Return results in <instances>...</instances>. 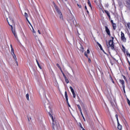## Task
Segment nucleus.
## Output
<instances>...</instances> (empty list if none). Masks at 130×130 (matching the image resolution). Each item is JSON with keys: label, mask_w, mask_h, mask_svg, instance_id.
<instances>
[{"label": "nucleus", "mask_w": 130, "mask_h": 130, "mask_svg": "<svg viewBox=\"0 0 130 130\" xmlns=\"http://www.w3.org/2000/svg\"><path fill=\"white\" fill-rule=\"evenodd\" d=\"M67 104H68L69 107L71 108V105H70V103H69V101H68V102H67Z\"/></svg>", "instance_id": "2f4dec72"}, {"label": "nucleus", "mask_w": 130, "mask_h": 130, "mask_svg": "<svg viewBox=\"0 0 130 130\" xmlns=\"http://www.w3.org/2000/svg\"><path fill=\"white\" fill-rule=\"evenodd\" d=\"M26 97L27 100H28V101H29V94L28 93L26 94Z\"/></svg>", "instance_id": "393cba45"}, {"label": "nucleus", "mask_w": 130, "mask_h": 130, "mask_svg": "<svg viewBox=\"0 0 130 130\" xmlns=\"http://www.w3.org/2000/svg\"><path fill=\"white\" fill-rule=\"evenodd\" d=\"M104 12H105V13L106 14V15L108 16L109 20H110L111 19V16H110V13H109V11H107L106 10H105L104 11Z\"/></svg>", "instance_id": "1a4fd4ad"}, {"label": "nucleus", "mask_w": 130, "mask_h": 130, "mask_svg": "<svg viewBox=\"0 0 130 130\" xmlns=\"http://www.w3.org/2000/svg\"><path fill=\"white\" fill-rule=\"evenodd\" d=\"M111 23L112 25H113V24H114V23L113 22V20H111Z\"/></svg>", "instance_id": "e433bc0d"}, {"label": "nucleus", "mask_w": 130, "mask_h": 130, "mask_svg": "<svg viewBox=\"0 0 130 130\" xmlns=\"http://www.w3.org/2000/svg\"><path fill=\"white\" fill-rule=\"evenodd\" d=\"M73 98H75L76 97V93L74 92H72Z\"/></svg>", "instance_id": "cd10ccee"}, {"label": "nucleus", "mask_w": 130, "mask_h": 130, "mask_svg": "<svg viewBox=\"0 0 130 130\" xmlns=\"http://www.w3.org/2000/svg\"><path fill=\"white\" fill-rule=\"evenodd\" d=\"M103 13H104V11L103 10Z\"/></svg>", "instance_id": "8fccbe9b"}, {"label": "nucleus", "mask_w": 130, "mask_h": 130, "mask_svg": "<svg viewBox=\"0 0 130 130\" xmlns=\"http://www.w3.org/2000/svg\"><path fill=\"white\" fill-rule=\"evenodd\" d=\"M111 79H112V83H113V84H114V81H113V79H112V78H111Z\"/></svg>", "instance_id": "a18cd8bd"}, {"label": "nucleus", "mask_w": 130, "mask_h": 130, "mask_svg": "<svg viewBox=\"0 0 130 130\" xmlns=\"http://www.w3.org/2000/svg\"><path fill=\"white\" fill-rule=\"evenodd\" d=\"M96 44H98V45L100 47L101 50H102L103 52H104V53H105V54H106L105 51L103 49V48H102V46H101V44H100V43H99V42H97Z\"/></svg>", "instance_id": "9d476101"}, {"label": "nucleus", "mask_w": 130, "mask_h": 130, "mask_svg": "<svg viewBox=\"0 0 130 130\" xmlns=\"http://www.w3.org/2000/svg\"><path fill=\"white\" fill-rule=\"evenodd\" d=\"M85 9L86 11L88 10V9H87V6H85Z\"/></svg>", "instance_id": "ea45409f"}, {"label": "nucleus", "mask_w": 130, "mask_h": 130, "mask_svg": "<svg viewBox=\"0 0 130 130\" xmlns=\"http://www.w3.org/2000/svg\"><path fill=\"white\" fill-rule=\"evenodd\" d=\"M106 96H107L108 100H109V101H110L111 103H112V99H111V98H110V94L106 93Z\"/></svg>", "instance_id": "9b49d317"}, {"label": "nucleus", "mask_w": 130, "mask_h": 130, "mask_svg": "<svg viewBox=\"0 0 130 130\" xmlns=\"http://www.w3.org/2000/svg\"><path fill=\"white\" fill-rule=\"evenodd\" d=\"M122 128V126H121L119 123H118V129H121Z\"/></svg>", "instance_id": "6ab92c4d"}, {"label": "nucleus", "mask_w": 130, "mask_h": 130, "mask_svg": "<svg viewBox=\"0 0 130 130\" xmlns=\"http://www.w3.org/2000/svg\"><path fill=\"white\" fill-rule=\"evenodd\" d=\"M127 27H128V29H130V23L128 22L126 23Z\"/></svg>", "instance_id": "b1692460"}, {"label": "nucleus", "mask_w": 130, "mask_h": 130, "mask_svg": "<svg viewBox=\"0 0 130 130\" xmlns=\"http://www.w3.org/2000/svg\"><path fill=\"white\" fill-rule=\"evenodd\" d=\"M123 78L124 79V80H126V77L125 76H123Z\"/></svg>", "instance_id": "4c0bfd02"}, {"label": "nucleus", "mask_w": 130, "mask_h": 130, "mask_svg": "<svg viewBox=\"0 0 130 130\" xmlns=\"http://www.w3.org/2000/svg\"><path fill=\"white\" fill-rule=\"evenodd\" d=\"M70 89L72 92V93H74L75 92V90H74V88L72 86L70 87Z\"/></svg>", "instance_id": "4be33fe9"}, {"label": "nucleus", "mask_w": 130, "mask_h": 130, "mask_svg": "<svg viewBox=\"0 0 130 130\" xmlns=\"http://www.w3.org/2000/svg\"><path fill=\"white\" fill-rule=\"evenodd\" d=\"M115 117H116L117 120H118V114L115 115Z\"/></svg>", "instance_id": "7c9ffc66"}, {"label": "nucleus", "mask_w": 130, "mask_h": 130, "mask_svg": "<svg viewBox=\"0 0 130 130\" xmlns=\"http://www.w3.org/2000/svg\"><path fill=\"white\" fill-rule=\"evenodd\" d=\"M112 25L113 30H116V28L117 27L116 25V23H114Z\"/></svg>", "instance_id": "4468645a"}, {"label": "nucleus", "mask_w": 130, "mask_h": 130, "mask_svg": "<svg viewBox=\"0 0 130 130\" xmlns=\"http://www.w3.org/2000/svg\"><path fill=\"white\" fill-rule=\"evenodd\" d=\"M64 95H65V98H66L67 102H68V101H69V98L68 96V92H67V91H65Z\"/></svg>", "instance_id": "ddd939ff"}, {"label": "nucleus", "mask_w": 130, "mask_h": 130, "mask_svg": "<svg viewBox=\"0 0 130 130\" xmlns=\"http://www.w3.org/2000/svg\"><path fill=\"white\" fill-rule=\"evenodd\" d=\"M49 116L51 117V118L52 120V127H53V129H57V125H56V123H55V122H54V119H53V116H52V115H51V114L49 113Z\"/></svg>", "instance_id": "7ed1b4c3"}, {"label": "nucleus", "mask_w": 130, "mask_h": 130, "mask_svg": "<svg viewBox=\"0 0 130 130\" xmlns=\"http://www.w3.org/2000/svg\"><path fill=\"white\" fill-rule=\"evenodd\" d=\"M60 15L59 18L61 19V20H63V17L62 16V13H61V14H59Z\"/></svg>", "instance_id": "412c9836"}, {"label": "nucleus", "mask_w": 130, "mask_h": 130, "mask_svg": "<svg viewBox=\"0 0 130 130\" xmlns=\"http://www.w3.org/2000/svg\"><path fill=\"white\" fill-rule=\"evenodd\" d=\"M7 21L8 23V24L10 27L12 28V31L13 32V34L14 35L15 38H17V34H16V30L15 29H13V24H14V19L12 17L9 16V18H7Z\"/></svg>", "instance_id": "f257e3e1"}, {"label": "nucleus", "mask_w": 130, "mask_h": 130, "mask_svg": "<svg viewBox=\"0 0 130 130\" xmlns=\"http://www.w3.org/2000/svg\"><path fill=\"white\" fill-rule=\"evenodd\" d=\"M125 82H127V79L126 78V80H124Z\"/></svg>", "instance_id": "09e8293b"}, {"label": "nucleus", "mask_w": 130, "mask_h": 130, "mask_svg": "<svg viewBox=\"0 0 130 130\" xmlns=\"http://www.w3.org/2000/svg\"><path fill=\"white\" fill-rule=\"evenodd\" d=\"M121 40L123 41V42H126V38H125L124 34L122 31H121Z\"/></svg>", "instance_id": "423d86ee"}, {"label": "nucleus", "mask_w": 130, "mask_h": 130, "mask_svg": "<svg viewBox=\"0 0 130 130\" xmlns=\"http://www.w3.org/2000/svg\"><path fill=\"white\" fill-rule=\"evenodd\" d=\"M127 103L129 106H130V101L128 100V99H127Z\"/></svg>", "instance_id": "c85d7f7f"}, {"label": "nucleus", "mask_w": 130, "mask_h": 130, "mask_svg": "<svg viewBox=\"0 0 130 130\" xmlns=\"http://www.w3.org/2000/svg\"><path fill=\"white\" fill-rule=\"evenodd\" d=\"M10 47L11 48V54L13 57L14 59L15 60V62L16 63L17 66H18V61L17 60V56L15 54V50L13 48V45H10Z\"/></svg>", "instance_id": "f03ea898"}, {"label": "nucleus", "mask_w": 130, "mask_h": 130, "mask_svg": "<svg viewBox=\"0 0 130 130\" xmlns=\"http://www.w3.org/2000/svg\"><path fill=\"white\" fill-rule=\"evenodd\" d=\"M62 75H63L64 78L67 77V76H66V74H64V73H62Z\"/></svg>", "instance_id": "473e14b6"}, {"label": "nucleus", "mask_w": 130, "mask_h": 130, "mask_svg": "<svg viewBox=\"0 0 130 130\" xmlns=\"http://www.w3.org/2000/svg\"><path fill=\"white\" fill-rule=\"evenodd\" d=\"M60 70L61 71V73L62 74V73H63V71H62V70H61H61Z\"/></svg>", "instance_id": "79ce46f5"}, {"label": "nucleus", "mask_w": 130, "mask_h": 130, "mask_svg": "<svg viewBox=\"0 0 130 130\" xmlns=\"http://www.w3.org/2000/svg\"><path fill=\"white\" fill-rule=\"evenodd\" d=\"M84 55L86 56V57H87V58H89V56H88V54H87L86 52H84Z\"/></svg>", "instance_id": "5701e85b"}, {"label": "nucleus", "mask_w": 130, "mask_h": 130, "mask_svg": "<svg viewBox=\"0 0 130 130\" xmlns=\"http://www.w3.org/2000/svg\"><path fill=\"white\" fill-rule=\"evenodd\" d=\"M87 3H88L89 7H90V8H91V9H92V5H91V2H90V0H88Z\"/></svg>", "instance_id": "f3484780"}, {"label": "nucleus", "mask_w": 130, "mask_h": 130, "mask_svg": "<svg viewBox=\"0 0 130 130\" xmlns=\"http://www.w3.org/2000/svg\"><path fill=\"white\" fill-rule=\"evenodd\" d=\"M38 33H39V34H41V32H40V30H38Z\"/></svg>", "instance_id": "58836bf2"}, {"label": "nucleus", "mask_w": 130, "mask_h": 130, "mask_svg": "<svg viewBox=\"0 0 130 130\" xmlns=\"http://www.w3.org/2000/svg\"><path fill=\"white\" fill-rule=\"evenodd\" d=\"M122 51L125 52V48L123 46H122Z\"/></svg>", "instance_id": "a878e982"}, {"label": "nucleus", "mask_w": 130, "mask_h": 130, "mask_svg": "<svg viewBox=\"0 0 130 130\" xmlns=\"http://www.w3.org/2000/svg\"><path fill=\"white\" fill-rule=\"evenodd\" d=\"M114 39V38L112 37V40H110L109 41V46L111 47V49H112V50H115V49L114 48V44H113Z\"/></svg>", "instance_id": "20e7f679"}, {"label": "nucleus", "mask_w": 130, "mask_h": 130, "mask_svg": "<svg viewBox=\"0 0 130 130\" xmlns=\"http://www.w3.org/2000/svg\"><path fill=\"white\" fill-rule=\"evenodd\" d=\"M60 70L61 71V73L62 74V73H63V71H62V70H61H61Z\"/></svg>", "instance_id": "37998d69"}, {"label": "nucleus", "mask_w": 130, "mask_h": 130, "mask_svg": "<svg viewBox=\"0 0 130 130\" xmlns=\"http://www.w3.org/2000/svg\"><path fill=\"white\" fill-rule=\"evenodd\" d=\"M77 6H78V7H79L80 8H81V5L79 6V4H78Z\"/></svg>", "instance_id": "de8ad7c7"}, {"label": "nucleus", "mask_w": 130, "mask_h": 130, "mask_svg": "<svg viewBox=\"0 0 130 130\" xmlns=\"http://www.w3.org/2000/svg\"><path fill=\"white\" fill-rule=\"evenodd\" d=\"M64 79L65 81H66V83L67 84H69L70 83V81H69V79H68L67 77H65Z\"/></svg>", "instance_id": "a211bd4d"}, {"label": "nucleus", "mask_w": 130, "mask_h": 130, "mask_svg": "<svg viewBox=\"0 0 130 130\" xmlns=\"http://www.w3.org/2000/svg\"><path fill=\"white\" fill-rule=\"evenodd\" d=\"M36 62H37V63L39 69H40V70H42V68L41 67V66H40V64H39V62L38 61V60L37 59H36Z\"/></svg>", "instance_id": "2eb2a0df"}, {"label": "nucleus", "mask_w": 130, "mask_h": 130, "mask_svg": "<svg viewBox=\"0 0 130 130\" xmlns=\"http://www.w3.org/2000/svg\"><path fill=\"white\" fill-rule=\"evenodd\" d=\"M86 12H87V14L89 15V11H88V10H86Z\"/></svg>", "instance_id": "c03bdc74"}, {"label": "nucleus", "mask_w": 130, "mask_h": 130, "mask_svg": "<svg viewBox=\"0 0 130 130\" xmlns=\"http://www.w3.org/2000/svg\"><path fill=\"white\" fill-rule=\"evenodd\" d=\"M56 66L59 69V70H61V67H60V66H59V64L57 63Z\"/></svg>", "instance_id": "bb28decb"}, {"label": "nucleus", "mask_w": 130, "mask_h": 130, "mask_svg": "<svg viewBox=\"0 0 130 130\" xmlns=\"http://www.w3.org/2000/svg\"><path fill=\"white\" fill-rule=\"evenodd\" d=\"M55 10L58 14H61V11H60V10H59V9H58V8L57 7H55Z\"/></svg>", "instance_id": "f8f14e48"}, {"label": "nucleus", "mask_w": 130, "mask_h": 130, "mask_svg": "<svg viewBox=\"0 0 130 130\" xmlns=\"http://www.w3.org/2000/svg\"><path fill=\"white\" fill-rule=\"evenodd\" d=\"M87 53H88V54L90 53V50H89V49L87 50Z\"/></svg>", "instance_id": "c9c22d12"}, {"label": "nucleus", "mask_w": 130, "mask_h": 130, "mask_svg": "<svg viewBox=\"0 0 130 130\" xmlns=\"http://www.w3.org/2000/svg\"><path fill=\"white\" fill-rule=\"evenodd\" d=\"M80 51H81L82 52H84V48H82V49L80 50Z\"/></svg>", "instance_id": "f704fd0d"}, {"label": "nucleus", "mask_w": 130, "mask_h": 130, "mask_svg": "<svg viewBox=\"0 0 130 130\" xmlns=\"http://www.w3.org/2000/svg\"><path fill=\"white\" fill-rule=\"evenodd\" d=\"M24 16L25 17V18H26L27 21H28V17H29V16L28 15V13H27L25 12V13H24Z\"/></svg>", "instance_id": "dca6fc26"}, {"label": "nucleus", "mask_w": 130, "mask_h": 130, "mask_svg": "<svg viewBox=\"0 0 130 130\" xmlns=\"http://www.w3.org/2000/svg\"><path fill=\"white\" fill-rule=\"evenodd\" d=\"M83 119H84V120H85V117H84V115H83L82 116Z\"/></svg>", "instance_id": "a19ab883"}, {"label": "nucleus", "mask_w": 130, "mask_h": 130, "mask_svg": "<svg viewBox=\"0 0 130 130\" xmlns=\"http://www.w3.org/2000/svg\"><path fill=\"white\" fill-rule=\"evenodd\" d=\"M105 28V31L107 34H108L109 36H110L111 34H110V30H109V28H108V27L106 26Z\"/></svg>", "instance_id": "6e6552de"}, {"label": "nucleus", "mask_w": 130, "mask_h": 130, "mask_svg": "<svg viewBox=\"0 0 130 130\" xmlns=\"http://www.w3.org/2000/svg\"><path fill=\"white\" fill-rule=\"evenodd\" d=\"M88 59V62H89V63H91V62H92V61L91 60V59L90 58H87Z\"/></svg>", "instance_id": "c756f323"}, {"label": "nucleus", "mask_w": 130, "mask_h": 130, "mask_svg": "<svg viewBox=\"0 0 130 130\" xmlns=\"http://www.w3.org/2000/svg\"><path fill=\"white\" fill-rule=\"evenodd\" d=\"M119 83H120L121 84H122V87L123 88V90L124 91V93H125V85H124V80H122V79H120L119 80Z\"/></svg>", "instance_id": "39448f33"}, {"label": "nucleus", "mask_w": 130, "mask_h": 130, "mask_svg": "<svg viewBox=\"0 0 130 130\" xmlns=\"http://www.w3.org/2000/svg\"><path fill=\"white\" fill-rule=\"evenodd\" d=\"M80 127H81V128H82V129H83V128H84V127H83V126L82 125V124H80Z\"/></svg>", "instance_id": "72a5a7b5"}, {"label": "nucleus", "mask_w": 130, "mask_h": 130, "mask_svg": "<svg viewBox=\"0 0 130 130\" xmlns=\"http://www.w3.org/2000/svg\"><path fill=\"white\" fill-rule=\"evenodd\" d=\"M77 107H78L79 111H80V112H81L82 109L81 108V106H80V105H77Z\"/></svg>", "instance_id": "aec40b11"}, {"label": "nucleus", "mask_w": 130, "mask_h": 130, "mask_svg": "<svg viewBox=\"0 0 130 130\" xmlns=\"http://www.w3.org/2000/svg\"><path fill=\"white\" fill-rule=\"evenodd\" d=\"M80 113H81V114L82 116L83 115V113H82V111H81V112H80Z\"/></svg>", "instance_id": "49530a36"}, {"label": "nucleus", "mask_w": 130, "mask_h": 130, "mask_svg": "<svg viewBox=\"0 0 130 130\" xmlns=\"http://www.w3.org/2000/svg\"><path fill=\"white\" fill-rule=\"evenodd\" d=\"M125 7L128 9H130V0H126L125 1Z\"/></svg>", "instance_id": "0eeeda50"}]
</instances>
